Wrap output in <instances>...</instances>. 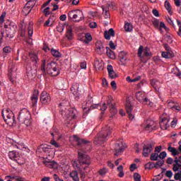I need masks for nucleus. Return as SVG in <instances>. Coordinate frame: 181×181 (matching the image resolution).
<instances>
[{"mask_svg":"<svg viewBox=\"0 0 181 181\" xmlns=\"http://www.w3.org/2000/svg\"><path fill=\"white\" fill-rule=\"evenodd\" d=\"M74 141H75L79 148L78 149V160L73 162V166L78 169L81 168L86 170L88 168H90V165H91L90 156L86 154V152L91 151V141L81 139L76 135L74 136Z\"/></svg>","mask_w":181,"mask_h":181,"instance_id":"obj_1","label":"nucleus"},{"mask_svg":"<svg viewBox=\"0 0 181 181\" xmlns=\"http://www.w3.org/2000/svg\"><path fill=\"white\" fill-rule=\"evenodd\" d=\"M40 70L45 74L47 73L49 76H51V77H56L59 76V74H60V69H59V65L54 62H51L48 63L46 67V60H42Z\"/></svg>","mask_w":181,"mask_h":181,"instance_id":"obj_2","label":"nucleus"},{"mask_svg":"<svg viewBox=\"0 0 181 181\" xmlns=\"http://www.w3.org/2000/svg\"><path fill=\"white\" fill-rule=\"evenodd\" d=\"M112 134V128L107 125L106 127L102 128V130L97 134L95 138L94 144L95 145H103L104 142H107Z\"/></svg>","mask_w":181,"mask_h":181,"instance_id":"obj_3","label":"nucleus"},{"mask_svg":"<svg viewBox=\"0 0 181 181\" xmlns=\"http://www.w3.org/2000/svg\"><path fill=\"white\" fill-rule=\"evenodd\" d=\"M1 115L6 124L12 127L14 124H16V119H15V115L12 110L9 109L3 110L1 111Z\"/></svg>","mask_w":181,"mask_h":181,"instance_id":"obj_4","label":"nucleus"},{"mask_svg":"<svg viewBox=\"0 0 181 181\" xmlns=\"http://www.w3.org/2000/svg\"><path fill=\"white\" fill-rule=\"evenodd\" d=\"M30 119H31L30 112H29L28 109L23 108L20 111L18 114V119L21 122H23L28 127V125H30V122H31Z\"/></svg>","mask_w":181,"mask_h":181,"instance_id":"obj_5","label":"nucleus"},{"mask_svg":"<svg viewBox=\"0 0 181 181\" xmlns=\"http://www.w3.org/2000/svg\"><path fill=\"white\" fill-rule=\"evenodd\" d=\"M4 28L6 29V35L7 37H9L10 39H12L16 33V29L18 26H16V24L15 23H10L8 25H5Z\"/></svg>","mask_w":181,"mask_h":181,"instance_id":"obj_6","label":"nucleus"},{"mask_svg":"<svg viewBox=\"0 0 181 181\" xmlns=\"http://www.w3.org/2000/svg\"><path fill=\"white\" fill-rule=\"evenodd\" d=\"M59 111L61 115L66 117L68 119H74V118H76V112L77 110L73 107L65 108V110L62 107Z\"/></svg>","mask_w":181,"mask_h":181,"instance_id":"obj_7","label":"nucleus"},{"mask_svg":"<svg viewBox=\"0 0 181 181\" xmlns=\"http://www.w3.org/2000/svg\"><path fill=\"white\" fill-rule=\"evenodd\" d=\"M158 124L153 120H146L142 124L141 127L145 129V131H148V132H152V131H156Z\"/></svg>","mask_w":181,"mask_h":181,"instance_id":"obj_8","label":"nucleus"},{"mask_svg":"<svg viewBox=\"0 0 181 181\" xmlns=\"http://www.w3.org/2000/svg\"><path fill=\"white\" fill-rule=\"evenodd\" d=\"M153 146H155V144L152 141L144 144L143 146V156L148 158L149 153L153 151Z\"/></svg>","mask_w":181,"mask_h":181,"instance_id":"obj_9","label":"nucleus"},{"mask_svg":"<svg viewBox=\"0 0 181 181\" xmlns=\"http://www.w3.org/2000/svg\"><path fill=\"white\" fill-rule=\"evenodd\" d=\"M68 16L69 18H70L71 19H77L78 18V20H76V22H81V21H83V11H80V10H76V11H69L68 13Z\"/></svg>","mask_w":181,"mask_h":181,"instance_id":"obj_10","label":"nucleus"},{"mask_svg":"<svg viewBox=\"0 0 181 181\" xmlns=\"http://www.w3.org/2000/svg\"><path fill=\"white\" fill-rule=\"evenodd\" d=\"M40 101L44 105H47V104H50V101H52V98L50 97V94H49L46 91H43L41 93L40 98Z\"/></svg>","mask_w":181,"mask_h":181,"instance_id":"obj_11","label":"nucleus"},{"mask_svg":"<svg viewBox=\"0 0 181 181\" xmlns=\"http://www.w3.org/2000/svg\"><path fill=\"white\" fill-rule=\"evenodd\" d=\"M107 105L110 108V112L113 115H115L117 114V108L115 107V103L114 102V99H112V96L107 97Z\"/></svg>","mask_w":181,"mask_h":181,"instance_id":"obj_12","label":"nucleus"},{"mask_svg":"<svg viewBox=\"0 0 181 181\" xmlns=\"http://www.w3.org/2000/svg\"><path fill=\"white\" fill-rule=\"evenodd\" d=\"M71 91L72 94H74V95L76 97V98H78L80 92L81 91V88H80V83H74L71 88Z\"/></svg>","mask_w":181,"mask_h":181,"instance_id":"obj_13","label":"nucleus"},{"mask_svg":"<svg viewBox=\"0 0 181 181\" xmlns=\"http://www.w3.org/2000/svg\"><path fill=\"white\" fill-rule=\"evenodd\" d=\"M32 4V1L30 0H29L22 11V12L25 16H28V15L30 13L32 8H33V6L35 5L34 4Z\"/></svg>","mask_w":181,"mask_h":181,"instance_id":"obj_14","label":"nucleus"},{"mask_svg":"<svg viewBox=\"0 0 181 181\" xmlns=\"http://www.w3.org/2000/svg\"><path fill=\"white\" fill-rule=\"evenodd\" d=\"M132 110H134V107L131 105L129 101L126 102V111L129 116V119H134V115H132Z\"/></svg>","mask_w":181,"mask_h":181,"instance_id":"obj_15","label":"nucleus"},{"mask_svg":"<svg viewBox=\"0 0 181 181\" xmlns=\"http://www.w3.org/2000/svg\"><path fill=\"white\" fill-rule=\"evenodd\" d=\"M39 100V90H34L33 95L31 96V107H36L37 104V100Z\"/></svg>","mask_w":181,"mask_h":181,"instance_id":"obj_16","label":"nucleus"},{"mask_svg":"<svg viewBox=\"0 0 181 181\" xmlns=\"http://www.w3.org/2000/svg\"><path fill=\"white\" fill-rule=\"evenodd\" d=\"M124 148H127V146H124L122 143H117V146L115 148V156H119L122 152H124Z\"/></svg>","mask_w":181,"mask_h":181,"instance_id":"obj_17","label":"nucleus"},{"mask_svg":"<svg viewBox=\"0 0 181 181\" xmlns=\"http://www.w3.org/2000/svg\"><path fill=\"white\" fill-rule=\"evenodd\" d=\"M107 69L109 77H110V78H117V77H118L115 71H114V68L112 67V65L111 64L107 65Z\"/></svg>","mask_w":181,"mask_h":181,"instance_id":"obj_18","label":"nucleus"},{"mask_svg":"<svg viewBox=\"0 0 181 181\" xmlns=\"http://www.w3.org/2000/svg\"><path fill=\"white\" fill-rule=\"evenodd\" d=\"M160 127L163 131L168 129V128H169V119H168V118L162 119L160 122Z\"/></svg>","mask_w":181,"mask_h":181,"instance_id":"obj_19","label":"nucleus"},{"mask_svg":"<svg viewBox=\"0 0 181 181\" xmlns=\"http://www.w3.org/2000/svg\"><path fill=\"white\" fill-rule=\"evenodd\" d=\"M104 35H105V38L107 40H110L111 39V36L112 37H114V36H115V31H114V29L110 28L109 30L105 31Z\"/></svg>","mask_w":181,"mask_h":181,"instance_id":"obj_20","label":"nucleus"},{"mask_svg":"<svg viewBox=\"0 0 181 181\" xmlns=\"http://www.w3.org/2000/svg\"><path fill=\"white\" fill-rule=\"evenodd\" d=\"M136 98L139 103L142 104L144 100L146 98V96H145V93L139 91L136 93Z\"/></svg>","mask_w":181,"mask_h":181,"instance_id":"obj_21","label":"nucleus"},{"mask_svg":"<svg viewBox=\"0 0 181 181\" xmlns=\"http://www.w3.org/2000/svg\"><path fill=\"white\" fill-rule=\"evenodd\" d=\"M106 54L108 57H110V59H112V60H115V59L117 58L115 52L111 50V49L108 47H106Z\"/></svg>","mask_w":181,"mask_h":181,"instance_id":"obj_22","label":"nucleus"},{"mask_svg":"<svg viewBox=\"0 0 181 181\" xmlns=\"http://www.w3.org/2000/svg\"><path fill=\"white\" fill-rule=\"evenodd\" d=\"M104 64L103 61H100L98 59H95L94 62V67L96 70H103L104 69Z\"/></svg>","mask_w":181,"mask_h":181,"instance_id":"obj_23","label":"nucleus"},{"mask_svg":"<svg viewBox=\"0 0 181 181\" xmlns=\"http://www.w3.org/2000/svg\"><path fill=\"white\" fill-rule=\"evenodd\" d=\"M8 158L11 159V160H16L18 158H19V153H18L15 151H11L8 152Z\"/></svg>","mask_w":181,"mask_h":181,"instance_id":"obj_24","label":"nucleus"},{"mask_svg":"<svg viewBox=\"0 0 181 181\" xmlns=\"http://www.w3.org/2000/svg\"><path fill=\"white\" fill-rule=\"evenodd\" d=\"M119 57L122 63H125V62H127V59H128V54L124 51L120 52L119 54Z\"/></svg>","mask_w":181,"mask_h":181,"instance_id":"obj_25","label":"nucleus"},{"mask_svg":"<svg viewBox=\"0 0 181 181\" xmlns=\"http://www.w3.org/2000/svg\"><path fill=\"white\" fill-rule=\"evenodd\" d=\"M45 165L50 169H57V163L56 161H46Z\"/></svg>","mask_w":181,"mask_h":181,"instance_id":"obj_26","label":"nucleus"},{"mask_svg":"<svg viewBox=\"0 0 181 181\" xmlns=\"http://www.w3.org/2000/svg\"><path fill=\"white\" fill-rule=\"evenodd\" d=\"M98 107H100V104L92 105L89 108L84 107L83 112L87 115L90 111H91V110H95V108H98Z\"/></svg>","mask_w":181,"mask_h":181,"instance_id":"obj_27","label":"nucleus"},{"mask_svg":"<svg viewBox=\"0 0 181 181\" xmlns=\"http://www.w3.org/2000/svg\"><path fill=\"white\" fill-rule=\"evenodd\" d=\"M168 152H171L173 156H177V155H180L179 151L176 149L175 147H172L171 146H169L168 148Z\"/></svg>","mask_w":181,"mask_h":181,"instance_id":"obj_28","label":"nucleus"},{"mask_svg":"<svg viewBox=\"0 0 181 181\" xmlns=\"http://www.w3.org/2000/svg\"><path fill=\"white\" fill-rule=\"evenodd\" d=\"M66 36L67 37L68 40H73L74 37H73V30L71 28H67L66 33Z\"/></svg>","mask_w":181,"mask_h":181,"instance_id":"obj_29","label":"nucleus"},{"mask_svg":"<svg viewBox=\"0 0 181 181\" xmlns=\"http://www.w3.org/2000/svg\"><path fill=\"white\" fill-rule=\"evenodd\" d=\"M70 102L68 100H63L61 103H59L60 110L61 108H64V110H65V108H69L70 107Z\"/></svg>","mask_w":181,"mask_h":181,"instance_id":"obj_30","label":"nucleus"},{"mask_svg":"<svg viewBox=\"0 0 181 181\" xmlns=\"http://www.w3.org/2000/svg\"><path fill=\"white\" fill-rule=\"evenodd\" d=\"M69 175L74 181H80V178H78V173H77V171H72Z\"/></svg>","mask_w":181,"mask_h":181,"instance_id":"obj_31","label":"nucleus"},{"mask_svg":"<svg viewBox=\"0 0 181 181\" xmlns=\"http://www.w3.org/2000/svg\"><path fill=\"white\" fill-rule=\"evenodd\" d=\"M51 54H52L54 57H62V53H60L59 50L54 49V48L51 49Z\"/></svg>","mask_w":181,"mask_h":181,"instance_id":"obj_32","label":"nucleus"},{"mask_svg":"<svg viewBox=\"0 0 181 181\" xmlns=\"http://www.w3.org/2000/svg\"><path fill=\"white\" fill-rule=\"evenodd\" d=\"M152 56V53L151 52V49L146 47L144 51L142 57H151Z\"/></svg>","mask_w":181,"mask_h":181,"instance_id":"obj_33","label":"nucleus"},{"mask_svg":"<svg viewBox=\"0 0 181 181\" xmlns=\"http://www.w3.org/2000/svg\"><path fill=\"white\" fill-rule=\"evenodd\" d=\"M165 9L168 11V13L170 15H172V13H173V11H172V6H170V3H169V1H165Z\"/></svg>","mask_w":181,"mask_h":181,"instance_id":"obj_34","label":"nucleus"},{"mask_svg":"<svg viewBox=\"0 0 181 181\" xmlns=\"http://www.w3.org/2000/svg\"><path fill=\"white\" fill-rule=\"evenodd\" d=\"M13 68H10L8 70V78L11 83H15V79H13Z\"/></svg>","mask_w":181,"mask_h":181,"instance_id":"obj_35","label":"nucleus"},{"mask_svg":"<svg viewBox=\"0 0 181 181\" xmlns=\"http://www.w3.org/2000/svg\"><path fill=\"white\" fill-rule=\"evenodd\" d=\"M29 57L31 61H33L34 63H37V61L39 60V58L37 57V54L30 53L29 54Z\"/></svg>","mask_w":181,"mask_h":181,"instance_id":"obj_36","label":"nucleus"},{"mask_svg":"<svg viewBox=\"0 0 181 181\" xmlns=\"http://www.w3.org/2000/svg\"><path fill=\"white\" fill-rule=\"evenodd\" d=\"M141 104H143L144 105H148V107H152L153 105V103H152V101H151V100L147 97H146Z\"/></svg>","mask_w":181,"mask_h":181,"instance_id":"obj_37","label":"nucleus"},{"mask_svg":"<svg viewBox=\"0 0 181 181\" xmlns=\"http://www.w3.org/2000/svg\"><path fill=\"white\" fill-rule=\"evenodd\" d=\"M132 25H131V23H124V30H126V32H132Z\"/></svg>","mask_w":181,"mask_h":181,"instance_id":"obj_38","label":"nucleus"},{"mask_svg":"<svg viewBox=\"0 0 181 181\" xmlns=\"http://www.w3.org/2000/svg\"><path fill=\"white\" fill-rule=\"evenodd\" d=\"M41 149L43 152H50V149H52V146L47 144L42 145Z\"/></svg>","mask_w":181,"mask_h":181,"instance_id":"obj_39","label":"nucleus"},{"mask_svg":"<svg viewBox=\"0 0 181 181\" xmlns=\"http://www.w3.org/2000/svg\"><path fill=\"white\" fill-rule=\"evenodd\" d=\"M153 168H156V165H155V163L153 162H149L145 165V169H153Z\"/></svg>","mask_w":181,"mask_h":181,"instance_id":"obj_40","label":"nucleus"},{"mask_svg":"<svg viewBox=\"0 0 181 181\" xmlns=\"http://www.w3.org/2000/svg\"><path fill=\"white\" fill-rule=\"evenodd\" d=\"M49 144L51 145H52V146H54V148H60V144H59V143H57L56 141V140L54 139V137H52V139H51Z\"/></svg>","mask_w":181,"mask_h":181,"instance_id":"obj_41","label":"nucleus"},{"mask_svg":"<svg viewBox=\"0 0 181 181\" xmlns=\"http://www.w3.org/2000/svg\"><path fill=\"white\" fill-rule=\"evenodd\" d=\"M159 158L158 153H152L150 156V159L153 161L158 160Z\"/></svg>","mask_w":181,"mask_h":181,"instance_id":"obj_42","label":"nucleus"},{"mask_svg":"<svg viewBox=\"0 0 181 181\" xmlns=\"http://www.w3.org/2000/svg\"><path fill=\"white\" fill-rule=\"evenodd\" d=\"M151 84L152 87H153V88H155L156 90H158V87L156 86L158 84V80L151 79Z\"/></svg>","mask_w":181,"mask_h":181,"instance_id":"obj_43","label":"nucleus"},{"mask_svg":"<svg viewBox=\"0 0 181 181\" xmlns=\"http://www.w3.org/2000/svg\"><path fill=\"white\" fill-rule=\"evenodd\" d=\"M144 46L142 45H140L139 47V49H138V57H143V54H144Z\"/></svg>","mask_w":181,"mask_h":181,"instance_id":"obj_44","label":"nucleus"},{"mask_svg":"<svg viewBox=\"0 0 181 181\" xmlns=\"http://www.w3.org/2000/svg\"><path fill=\"white\" fill-rule=\"evenodd\" d=\"M52 136H53V138H54V136H56V135H59V129H57V128L56 127H53L52 128V132H50Z\"/></svg>","mask_w":181,"mask_h":181,"instance_id":"obj_45","label":"nucleus"},{"mask_svg":"<svg viewBox=\"0 0 181 181\" xmlns=\"http://www.w3.org/2000/svg\"><path fill=\"white\" fill-rule=\"evenodd\" d=\"M153 25L156 29H159V20L157 18H154L153 21Z\"/></svg>","mask_w":181,"mask_h":181,"instance_id":"obj_46","label":"nucleus"},{"mask_svg":"<svg viewBox=\"0 0 181 181\" xmlns=\"http://www.w3.org/2000/svg\"><path fill=\"white\" fill-rule=\"evenodd\" d=\"M108 171L107 170V168H103L99 170L98 173L100 175V176H104Z\"/></svg>","mask_w":181,"mask_h":181,"instance_id":"obj_47","label":"nucleus"},{"mask_svg":"<svg viewBox=\"0 0 181 181\" xmlns=\"http://www.w3.org/2000/svg\"><path fill=\"white\" fill-rule=\"evenodd\" d=\"M165 163V160H160L159 161H157L155 164L156 168H158V166H159L160 168H161L162 166H163V164Z\"/></svg>","mask_w":181,"mask_h":181,"instance_id":"obj_48","label":"nucleus"},{"mask_svg":"<svg viewBox=\"0 0 181 181\" xmlns=\"http://www.w3.org/2000/svg\"><path fill=\"white\" fill-rule=\"evenodd\" d=\"M170 107H171V108H173V110H176L177 111H180V107L177 106V105H173L172 104H173V103L170 102L169 103Z\"/></svg>","mask_w":181,"mask_h":181,"instance_id":"obj_49","label":"nucleus"},{"mask_svg":"<svg viewBox=\"0 0 181 181\" xmlns=\"http://www.w3.org/2000/svg\"><path fill=\"white\" fill-rule=\"evenodd\" d=\"M79 169H81L80 170L81 179V180H84V179H86V172L83 170L82 168H79Z\"/></svg>","mask_w":181,"mask_h":181,"instance_id":"obj_50","label":"nucleus"},{"mask_svg":"<svg viewBox=\"0 0 181 181\" xmlns=\"http://www.w3.org/2000/svg\"><path fill=\"white\" fill-rule=\"evenodd\" d=\"M50 7H47L43 10V13L45 15V16H49L50 15Z\"/></svg>","mask_w":181,"mask_h":181,"instance_id":"obj_51","label":"nucleus"},{"mask_svg":"<svg viewBox=\"0 0 181 181\" xmlns=\"http://www.w3.org/2000/svg\"><path fill=\"white\" fill-rule=\"evenodd\" d=\"M167 155L168 154L166 153V151H163L160 154H158V158L160 159H165V158H166Z\"/></svg>","mask_w":181,"mask_h":181,"instance_id":"obj_52","label":"nucleus"},{"mask_svg":"<svg viewBox=\"0 0 181 181\" xmlns=\"http://www.w3.org/2000/svg\"><path fill=\"white\" fill-rule=\"evenodd\" d=\"M134 181H141V175L137 173H135L134 174Z\"/></svg>","mask_w":181,"mask_h":181,"instance_id":"obj_53","label":"nucleus"},{"mask_svg":"<svg viewBox=\"0 0 181 181\" xmlns=\"http://www.w3.org/2000/svg\"><path fill=\"white\" fill-rule=\"evenodd\" d=\"M85 37L87 39L88 42H91L93 40V37H91V34L90 33H86Z\"/></svg>","mask_w":181,"mask_h":181,"instance_id":"obj_54","label":"nucleus"},{"mask_svg":"<svg viewBox=\"0 0 181 181\" xmlns=\"http://www.w3.org/2000/svg\"><path fill=\"white\" fill-rule=\"evenodd\" d=\"M167 53L169 59H172V57H175V54L173 53V51H172V49L167 51Z\"/></svg>","mask_w":181,"mask_h":181,"instance_id":"obj_55","label":"nucleus"},{"mask_svg":"<svg viewBox=\"0 0 181 181\" xmlns=\"http://www.w3.org/2000/svg\"><path fill=\"white\" fill-rule=\"evenodd\" d=\"M109 46L112 50H115V49H117V46H115V44H114V42L112 41H110Z\"/></svg>","mask_w":181,"mask_h":181,"instance_id":"obj_56","label":"nucleus"},{"mask_svg":"<svg viewBox=\"0 0 181 181\" xmlns=\"http://www.w3.org/2000/svg\"><path fill=\"white\" fill-rule=\"evenodd\" d=\"M162 28H163V29H167L166 25H165V23H163V22H160V23L159 28H158V29L159 30H162Z\"/></svg>","mask_w":181,"mask_h":181,"instance_id":"obj_57","label":"nucleus"},{"mask_svg":"<svg viewBox=\"0 0 181 181\" xmlns=\"http://www.w3.org/2000/svg\"><path fill=\"white\" fill-rule=\"evenodd\" d=\"M160 151H162V146H156L154 151L155 152L154 153L158 154L160 152Z\"/></svg>","mask_w":181,"mask_h":181,"instance_id":"obj_58","label":"nucleus"},{"mask_svg":"<svg viewBox=\"0 0 181 181\" xmlns=\"http://www.w3.org/2000/svg\"><path fill=\"white\" fill-rule=\"evenodd\" d=\"M11 47H5L4 49H3V52L4 53H11Z\"/></svg>","mask_w":181,"mask_h":181,"instance_id":"obj_59","label":"nucleus"},{"mask_svg":"<svg viewBox=\"0 0 181 181\" xmlns=\"http://www.w3.org/2000/svg\"><path fill=\"white\" fill-rule=\"evenodd\" d=\"M174 74H175V76H177V77H180V76H181L180 70H179V69H177V68H175Z\"/></svg>","mask_w":181,"mask_h":181,"instance_id":"obj_60","label":"nucleus"},{"mask_svg":"<svg viewBox=\"0 0 181 181\" xmlns=\"http://www.w3.org/2000/svg\"><path fill=\"white\" fill-rule=\"evenodd\" d=\"M89 26L90 28H91V29H95V28H97V23L95 22L90 23Z\"/></svg>","mask_w":181,"mask_h":181,"instance_id":"obj_61","label":"nucleus"},{"mask_svg":"<svg viewBox=\"0 0 181 181\" xmlns=\"http://www.w3.org/2000/svg\"><path fill=\"white\" fill-rule=\"evenodd\" d=\"M165 176L167 177H172V176H173V173H172L171 170H168L166 173H165Z\"/></svg>","mask_w":181,"mask_h":181,"instance_id":"obj_62","label":"nucleus"},{"mask_svg":"<svg viewBox=\"0 0 181 181\" xmlns=\"http://www.w3.org/2000/svg\"><path fill=\"white\" fill-rule=\"evenodd\" d=\"M152 13L154 15V16H156V18H159V11L158 10L153 9Z\"/></svg>","mask_w":181,"mask_h":181,"instance_id":"obj_63","label":"nucleus"},{"mask_svg":"<svg viewBox=\"0 0 181 181\" xmlns=\"http://www.w3.org/2000/svg\"><path fill=\"white\" fill-rule=\"evenodd\" d=\"M136 169V164L133 163L130 165V172H134Z\"/></svg>","mask_w":181,"mask_h":181,"instance_id":"obj_64","label":"nucleus"}]
</instances>
